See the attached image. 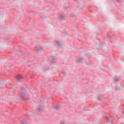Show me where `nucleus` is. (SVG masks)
<instances>
[{"label": "nucleus", "instance_id": "nucleus-2", "mask_svg": "<svg viewBox=\"0 0 124 124\" xmlns=\"http://www.w3.org/2000/svg\"><path fill=\"white\" fill-rule=\"evenodd\" d=\"M112 120H114V118L113 117H111L110 118H109L108 120L112 121Z\"/></svg>", "mask_w": 124, "mask_h": 124}, {"label": "nucleus", "instance_id": "nucleus-1", "mask_svg": "<svg viewBox=\"0 0 124 124\" xmlns=\"http://www.w3.org/2000/svg\"><path fill=\"white\" fill-rule=\"evenodd\" d=\"M16 79H22V76L20 75H17L16 76Z\"/></svg>", "mask_w": 124, "mask_h": 124}, {"label": "nucleus", "instance_id": "nucleus-3", "mask_svg": "<svg viewBox=\"0 0 124 124\" xmlns=\"http://www.w3.org/2000/svg\"><path fill=\"white\" fill-rule=\"evenodd\" d=\"M24 100H25V101L29 100V98H28L27 99H24Z\"/></svg>", "mask_w": 124, "mask_h": 124}, {"label": "nucleus", "instance_id": "nucleus-4", "mask_svg": "<svg viewBox=\"0 0 124 124\" xmlns=\"http://www.w3.org/2000/svg\"><path fill=\"white\" fill-rule=\"evenodd\" d=\"M19 19H21V16H20L19 17H17V19L19 20Z\"/></svg>", "mask_w": 124, "mask_h": 124}]
</instances>
